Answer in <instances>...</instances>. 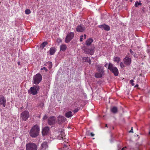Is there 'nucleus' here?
Listing matches in <instances>:
<instances>
[{
	"label": "nucleus",
	"mask_w": 150,
	"mask_h": 150,
	"mask_svg": "<svg viewBox=\"0 0 150 150\" xmlns=\"http://www.w3.org/2000/svg\"><path fill=\"white\" fill-rule=\"evenodd\" d=\"M40 131V128L37 125H35L32 127L31 129L29 134L32 137L36 138L39 135Z\"/></svg>",
	"instance_id": "nucleus-1"
},
{
	"label": "nucleus",
	"mask_w": 150,
	"mask_h": 150,
	"mask_svg": "<svg viewBox=\"0 0 150 150\" xmlns=\"http://www.w3.org/2000/svg\"><path fill=\"white\" fill-rule=\"evenodd\" d=\"M108 69L113 73L115 76H117L118 74V70L116 67H114L113 65L110 62L108 64Z\"/></svg>",
	"instance_id": "nucleus-2"
},
{
	"label": "nucleus",
	"mask_w": 150,
	"mask_h": 150,
	"mask_svg": "<svg viewBox=\"0 0 150 150\" xmlns=\"http://www.w3.org/2000/svg\"><path fill=\"white\" fill-rule=\"evenodd\" d=\"M37 145L34 143L30 142L26 144V150H37Z\"/></svg>",
	"instance_id": "nucleus-3"
},
{
	"label": "nucleus",
	"mask_w": 150,
	"mask_h": 150,
	"mask_svg": "<svg viewBox=\"0 0 150 150\" xmlns=\"http://www.w3.org/2000/svg\"><path fill=\"white\" fill-rule=\"evenodd\" d=\"M40 87L38 86H34L33 87H31L29 90H28V93L35 95L37 94L39 91Z\"/></svg>",
	"instance_id": "nucleus-4"
},
{
	"label": "nucleus",
	"mask_w": 150,
	"mask_h": 150,
	"mask_svg": "<svg viewBox=\"0 0 150 150\" xmlns=\"http://www.w3.org/2000/svg\"><path fill=\"white\" fill-rule=\"evenodd\" d=\"M30 117L29 112L27 110H25L22 112L20 115V117L23 120H27Z\"/></svg>",
	"instance_id": "nucleus-5"
},
{
	"label": "nucleus",
	"mask_w": 150,
	"mask_h": 150,
	"mask_svg": "<svg viewBox=\"0 0 150 150\" xmlns=\"http://www.w3.org/2000/svg\"><path fill=\"white\" fill-rule=\"evenodd\" d=\"M42 79V76L40 74H37L34 76L33 77L34 83L38 84L41 81Z\"/></svg>",
	"instance_id": "nucleus-6"
},
{
	"label": "nucleus",
	"mask_w": 150,
	"mask_h": 150,
	"mask_svg": "<svg viewBox=\"0 0 150 150\" xmlns=\"http://www.w3.org/2000/svg\"><path fill=\"white\" fill-rule=\"evenodd\" d=\"M94 47H92L91 48H88L87 47H85L83 49L84 52L86 54H90L91 55H93L94 53Z\"/></svg>",
	"instance_id": "nucleus-7"
},
{
	"label": "nucleus",
	"mask_w": 150,
	"mask_h": 150,
	"mask_svg": "<svg viewBox=\"0 0 150 150\" xmlns=\"http://www.w3.org/2000/svg\"><path fill=\"white\" fill-rule=\"evenodd\" d=\"M74 35L73 33L71 32L68 34L65 38V42L68 43L73 38Z\"/></svg>",
	"instance_id": "nucleus-8"
},
{
	"label": "nucleus",
	"mask_w": 150,
	"mask_h": 150,
	"mask_svg": "<svg viewBox=\"0 0 150 150\" xmlns=\"http://www.w3.org/2000/svg\"><path fill=\"white\" fill-rule=\"evenodd\" d=\"M56 118L55 117H50L48 119V123L50 125H53L55 124Z\"/></svg>",
	"instance_id": "nucleus-9"
},
{
	"label": "nucleus",
	"mask_w": 150,
	"mask_h": 150,
	"mask_svg": "<svg viewBox=\"0 0 150 150\" xmlns=\"http://www.w3.org/2000/svg\"><path fill=\"white\" fill-rule=\"evenodd\" d=\"M98 27L102 30H104L106 31H108L110 30V27L105 24L99 25Z\"/></svg>",
	"instance_id": "nucleus-10"
},
{
	"label": "nucleus",
	"mask_w": 150,
	"mask_h": 150,
	"mask_svg": "<svg viewBox=\"0 0 150 150\" xmlns=\"http://www.w3.org/2000/svg\"><path fill=\"white\" fill-rule=\"evenodd\" d=\"M124 63L127 65H129L130 64L131 62V59L130 58H129L126 56L123 59Z\"/></svg>",
	"instance_id": "nucleus-11"
},
{
	"label": "nucleus",
	"mask_w": 150,
	"mask_h": 150,
	"mask_svg": "<svg viewBox=\"0 0 150 150\" xmlns=\"http://www.w3.org/2000/svg\"><path fill=\"white\" fill-rule=\"evenodd\" d=\"M58 122L59 124L64 122L66 120V118L64 116L59 115L58 117Z\"/></svg>",
	"instance_id": "nucleus-12"
},
{
	"label": "nucleus",
	"mask_w": 150,
	"mask_h": 150,
	"mask_svg": "<svg viewBox=\"0 0 150 150\" xmlns=\"http://www.w3.org/2000/svg\"><path fill=\"white\" fill-rule=\"evenodd\" d=\"M59 135L58 136V139H62L65 142L66 141V139L65 138H64L65 137L64 132L61 130V131L59 132Z\"/></svg>",
	"instance_id": "nucleus-13"
},
{
	"label": "nucleus",
	"mask_w": 150,
	"mask_h": 150,
	"mask_svg": "<svg viewBox=\"0 0 150 150\" xmlns=\"http://www.w3.org/2000/svg\"><path fill=\"white\" fill-rule=\"evenodd\" d=\"M6 100L4 96H0V104L1 105H2L4 107H5L6 106Z\"/></svg>",
	"instance_id": "nucleus-14"
},
{
	"label": "nucleus",
	"mask_w": 150,
	"mask_h": 150,
	"mask_svg": "<svg viewBox=\"0 0 150 150\" xmlns=\"http://www.w3.org/2000/svg\"><path fill=\"white\" fill-rule=\"evenodd\" d=\"M85 30V27L82 25H79L76 28V30L77 32H83Z\"/></svg>",
	"instance_id": "nucleus-15"
},
{
	"label": "nucleus",
	"mask_w": 150,
	"mask_h": 150,
	"mask_svg": "<svg viewBox=\"0 0 150 150\" xmlns=\"http://www.w3.org/2000/svg\"><path fill=\"white\" fill-rule=\"evenodd\" d=\"M49 128L47 127H45L42 129V134L43 135H46L49 132Z\"/></svg>",
	"instance_id": "nucleus-16"
},
{
	"label": "nucleus",
	"mask_w": 150,
	"mask_h": 150,
	"mask_svg": "<svg viewBox=\"0 0 150 150\" xmlns=\"http://www.w3.org/2000/svg\"><path fill=\"white\" fill-rule=\"evenodd\" d=\"M48 148L47 142L45 141L41 144V150H46Z\"/></svg>",
	"instance_id": "nucleus-17"
},
{
	"label": "nucleus",
	"mask_w": 150,
	"mask_h": 150,
	"mask_svg": "<svg viewBox=\"0 0 150 150\" xmlns=\"http://www.w3.org/2000/svg\"><path fill=\"white\" fill-rule=\"evenodd\" d=\"M96 67L99 72L103 74L104 71L103 67L99 65H96Z\"/></svg>",
	"instance_id": "nucleus-18"
},
{
	"label": "nucleus",
	"mask_w": 150,
	"mask_h": 150,
	"mask_svg": "<svg viewBox=\"0 0 150 150\" xmlns=\"http://www.w3.org/2000/svg\"><path fill=\"white\" fill-rule=\"evenodd\" d=\"M73 114H72V112L71 111H68L66 112L65 114V116L67 118H69L72 117Z\"/></svg>",
	"instance_id": "nucleus-19"
},
{
	"label": "nucleus",
	"mask_w": 150,
	"mask_h": 150,
	"mask_svg": "<svg viewBox=\"0 0 150 150\" xmlns=\"http://www.w3.org/2000/svg\"><path fill=\"white\" fill-rule=\"evenodd\" d=\"M56 51V49L54 47L51 48L50 50V53L51 55H53Z\"/></svg>",
	"instance_id": "nucleus-20"
},
{
	"label": "nucleus",
	"mask_w": 150,
	"mask_h": 150,
	"mask_svg": "<svg viewBox=\"0 0 150 150\" xmlns=\"http://www.w3.org/2000/svg\"><path fill=\"white\" fill-rule=\"evenodd\" d=\"M93 40L92 39L90 38L86 41V45L87 46L90 45L91 43L93 42Z\"/></svg>",
	"instance_id": "nucleus-21"
},
{
	"label": "nucleus",
	"mask_w": 150,
	"mask_h": 150,
	"mask_svg": "<svg viewBox=\"0 0 150 150\" xmlns=\"http://www.w3.org/2000/svg\"><path fill=\"white\" fill-rule=\"evenodd\" d=\"M117 107L114 106L111 109V111L114 113H116L117 112Z\"/></svg>",
	"instance_id": "nucleus-22"
},
{
	"label": "nucleus",
	"mask_w": 150,
	"mask_h": 150,
	"mask_svg": "<svg viewBox=\"0 0 150 150\" xmlns=\"http://www.w3.org/2000/svg\"><path fill=\"white\" fill-rule=\"evenodd\" d=\"M82 59L83 61L88 62L90 64H91V60L89 57H84L82 58Z\"/></svg>",
	"instance_id": "nucleus-23"
},
{
	"label": "nucleus",
	"mask_w": 150,
	"mask_h": 150,
	"mask_svg": "<svg viewBox=\"0 0 150 150\" xmlns=\"http://www.w3.org/2000/svg\"><path fill=\"white\" fill-rule=\"evenodd\" d=\"M103 74H102L101 73H96L95 74V76L96 78H100L102 76V75H103Z\"/></svg>",
	"instance_id": "nucleus-24"
},
{
	"label": "nucleus",
	"mask_w": 150,
	"mask_h": 150,
	"mask_svg": "<svg viewBox=\"0 0 150 150\" xmlns=\"http://www.w3.org/2000/svg\"><path fill=\"white\" fill-rule=\"evenodd\" d=\"M48 44V42L47 41L44 42H42L40 45V48L43 49L45 46Z\"/></svg>",
	"instance_id": "nucleus-25"
},
{
	"label": "nucleus",
	"mask_w": 150,
	"mask_h": 150,
	"mask_svg": "<svg viewBox=\"0 0 150 150\" xmlns=\"http://www.w3.org/2000/svg\"><path fill=\"white\" fill-rule=\"evenodd\" d=\"M67 48V46L65 45H63L60 46V50L63 51H64Z\"/></svg>",
	"instance_id": "nucleus-26"
},
{
	"label": "nucleus",
	"mask_w": 150,
	"mask_h": 150,
	"mask_svg": "<svg viewBox=\"0 0 150 150\" xmlns=\"http://www.w3.org/2000/svg\"><path fill=\"white\" fill-rule=\"evenodd\" d=\"M114 60L115 62H116L118 63L120 62V58L117 57H114Z\"/></svg>",
	"instance_id": "nucleus-27"
},
{
	"label": "nucleus",
	"mask_w": 150,
	"mask_h": 150,
	"mask_svg": "<svg viewBox=\"0 0 150 150\" xmlns=\"http://www.w3.org/2000/svg\"><path fill=\"white\" fill-rule=\"evenodd\" d=\"M142 5V3L140 2H138V1H136L135 4V6L137 7L138 6H141Z\"/></svg>",
	"instance_id": "nucleus-28"
},
{
	"label": "nucleus",
	"mask_w": 150,
	"mask_h": 150,
	"mask_svg": "<svg viewBox=\"0 0 150 150\" xmlns=\"http://www.w3.org/2000/svg\"><path fill=\"white\" fill-rule=\"evenodd\" d=\"M31 13L30 10L27 9L25 10V13L27 14H28Z\"/></svg>",
	"instance_id": "nucleus-29"
},
{
	"label": "nucleus",
	"mask_w": 150,
	"mask_h": 150,
	"mask_svg": "<svg viewBox=\"0 0 150 150\" xmlns=\"http://www.w3.org/2000/svg\"><path fill=\"white\" fill-rule=\"evenodd\" d=\"M48 64L49 65V67L50 68H51L52 66V63L51 62H49Z\"/></svg>",
	"instance_id": "nucleus-30"
},
{
	"label": "nucleus",
	"mask_w": 150,
	"mask_h": 150,
	"mask_svg": "<svg viewBox=\"0 0 150 150\" xmlns=\"http://www.w3.org/2000/svg\"><path fill=\"white\" fill-rule=\"evenodd\" d=\"M134 82V81L133 80H131L130 81V83L133 86H134V84L133 83Z\"/></svg>",
	"instance_id": "nucleus-31"
},
{
	"label": "nucleus",
	"mask_w": 150,
	"mask_h": 150,
	"mask_svg": "<svg viewBox=\"0 0 150 150\" xmlns=\"http://www.w3.org/2000/svg\"><path fill=\"white\" fill-rule=\"evenodd\" d=\"M120 65L121 68H123L124 67V65L123 64V63L122 62H120Z\"/></svg>",
	"instance_id": "nucleus-32"
},
{
	"label": "nucleus",
	"mask_w": 150,
	"mask_h": 150,
	"mask_svg": "<svg viewBox=\"0 0 150 150\" xmlns=\"http://www.w3.org/2000/svg\"><path fill=\"white\" fill-rule=\"evenodd\" d=\"M83 35H82L81 36L80 38V41L81 42H82L83 41Z\"/></svg>",
	"instance_id": "nucleus-33"
},
{
	"label": "nucleus",
	"mask_w": 150,
	"mask_h": 150,
	"mask_svg": "<svg viewBox=\"0 0 150 150\" xmlns=\"http://www.w3.org/2000/svg\"><path fill=\"white\" fill-rule=\"evenodd\" d=\"M62 41L61 40L60 38H57V42L58 43H59Z\"/></svg>",
	"instance_id": "nucleus-34"
},
{
	"label": "nucleus",
	"mask_w": 150,
	"mask_h": 150,
	"mask_svg": "<svg viewBox=\"0 0 150 150\" xmlns=\"http://www.w3.org/2000/svg\"><path fill=\"white\" fill-rule=\"evenodd\" d=\"M43 69L45 70V71H47V69L45 67H44L43 68L41 69V70H43Z\"/></svg>",
	"instance_id": "nucleus-35"
},
{
	"label": "nucleus",
	"mask_w": 150,
	"mask_h": 150,
	"mask_svg": "<svg viewBox=\"0 0 150 150\" xmlns=\"http://www.w3.org/2000/svg\"><path fill=\"white\" fill-rule=\"evenodd\" d=\"M79 110V109L78 108H76L74 110L73 112H74V113H76Z\"/></svg>",
	"instance_id": "nucleus-36"
},
{
	"label": "nucleus",
	"mask_w": 150,
	"mask_h": 150,
	"mask_svg": "<svg viewBox=\"0 0 150 150\" xmlns=\"http://www.w3.org/2000/svg\"><path fill=\"white\" fill-rule=\"evenodd\" d=\"M90 133L89 132V131H87L86 132V135H90Z\"/></svg>",
	"instance_id": "nucleus-37"
},
{
	"label": "nucleus",
	"mask_w": 150,
	"mask_h": 150,
	"mask_svg": "<svg viewBox=\"0 0 150 150\" xmlns=\"http://www.w3.org/2000/svg\"><path fill=\"white\" fill-rule=\"evenodd\" d=\"M47 117L46 115H45L43 117V120H45L47 118Z\"/></svg>",
	"instance_id": "nucleus-38"
},
{
	"label": "nucleus",
	"mask_w": 150,
	"mask_h": 150,
	"mask_svg": "<svg viewBox=\"0 0 150 150\" xmlns=\"http://www.w3.org/2000/svg\"><path fill=\"white\" fill-rule=\"evenodd\" d=\"M133 132V127H131V130L129 131V133H130V132Z\"/></svg>",
	"instance_id": "nucleus-39"
},
{
	"label": "nucleus",
	"mask_w": 150,
	"mask_h": 150,
	"mask_svg": "<svg viewBox=\"0 0 150 150\" xmlns=\"http://www.w3.org/2000/svg\"><path fill=\"white\" fill-rule=\"evenodd\" d=\"M129 51H130V52L132 54H134V52L131 49H130Z\"/></svg>",
	"instance_id": "nucleus-40"
},
{
	"label": "nucleus",
	"mask_w": 150,
	"mask_h": 150,
	"mask_svg": "<svg viewBox=\"0 0 150 150\" xmlns=\"http://www.w3.org/2000/svg\"><path fill=\"white\" fill-rule=\"evenodd\" d=\"M90 135H91L92 137H93L94 136L95 134L92 132H91L90 133Z\"/></svg>",
	"instance_id": "nucleus-41"
},
{
	"label": "nucleus",
	"mask_w": 150,
	"mask_h": 150,
	"mask_svg": "<svg viewBox=\"0 0 150 150\" xmlns=\"http://www.w3.org/2000/svg\"><path fill=\"white\" fill-rule=\"evenodd\" d=\"M83 36V37H84V38L85 39H86V35H85V34H84V36Z\"/></svg>",
	"instance_id": "nucleus-42"
},
{
	"label": "nucleus",
	"mask_w": 150,
	"mask_h": 150,
	"mask_svg": "<svg viewBox=\"0 0 150 150\" xmlns=\"http://www.w3.org/2000/svg\"><path fill=\"white\" fill-rule=\"evenodd\" d=\"M107 65H108V64L107 63H106L104 65V66L106 67H107Z\"/></svg>",
	"instance_id": "nucleus-43"
},
{
	"label": "nucleus",
	"mask_w": 150,
	"mask_h": 150,
	"mask_svg": "<svg viewBox=\"0 0 150 150\" xmlns=\"http://www.w3.org/2000/svg\"><path fill=\"white\" fill-rule=\"evenodd\" d=\"M138 85L136 84L134 86L135 87H137L138 86Z\"/></svg>",
	"instance_id": "nucleus-44"
},
{
	"label": "nucleus",
	"mask_w": 150,
	"mask_h": 150,
	"mask_svg": "<svg viewBox=\"0 0 150 150\" xmlns=\"http://www.w3.org/2000/svg\"><path fill=\"white\" fill-rule=\"evenodd\" d=\"M126 148V147H123L122 149V150H124Z\"/></svg>",
	"instance_id": "nucleus-45"
},
{
	"label": "nucleus",
	"mask_w": 150,
	"mask_h": 150,
	"mask_svg": "<svg viewBox=\"0 0 150 150\" xmlns=\"http://www.w3.org/2000/svg\"><path fill=\"white\" fill-rule=\"evenodd\" d=\"M147 52L149 53H150V50H148Z\"/></svg>",
	"instance_id": "nucleus-46"
},
{
	"label": "nucleus",
	"mask_w": 150,
	"mask_h": 150,
	"mask_svg": "<svg viewBox=\"0 0 150 150\" xmlns=\"http://www.w3.org/2000/svg\"><path fill=\"white\" fill-rule=\"evenodd\" d=\"M18 64L19 65H20V62H18Z\"/></svg>",
	"instance_id": "nucleus-47"
},
{
	"label": "nucleus",
	"mask_w": 150,
	"mask_h": 150,
	"mask_svg": "<svg viewBox=\"0 0 150 150\" xmlns=\"http://www.w3.org/2000/svg\"><path fill=\"white\" fill-rule=\"evenodd\" d=\"M148 93H150V90L148 92Z\"/></svg>",
	"instance_id": "nucleus-48"
},
{
	"label": "nucleus",
	"mask_w": 150,
	"mask_h": 150,
	"mask_svg": "<svg viewBox=\"0 0 150 150\" xmlns=\"http://www.w3.org/2000/svg\"><path fill=\"white\" fill-rule=\"evenodd\" d=\"M23 107H22L21 108V109H23Z\"/></svg>",
	"instance_id": "nucleus-49"
},
{
	"label": "nucleus",
	"mask_w": 150,
	"mask_h": 150,
	"mask_svg": "<svg viewBox=\"0 0 150 150\" xmlns=\"http://www.w3.org/2000/svg\"><path fill=\"white\" fill-rule=\"evenodd\" d=\"M105 127H108V126H107V124H106V125H105Z\"/></svg>",
	"instance_id": "nucleus-50"
},
{
	"label": "nucleus",
	"mask_w": 150,
	"mask_h": 150,
	"mask_svg": "<svg viewBox=\"0 0 150 150\" xmlns=\"http://www.w3.org/2000/svg\"><path fill=\"white\" fill-rule=\"evenodd\" d=\"M131 2H132L133 0H130Z\"/></svg>",
	"instance_id": "nucleus-51"
},
{
	"label": "nucleus",
	"mask_w": 150,
	"mask_h": 150,
	"mask_svg": "<svg viewBox=\"0 0 150 150\" xmlns=\"http://www.w3.org/2000/svg\"><path fill=\"white\" fill-rule=\"evenodd\" d=\"M134 57H135V54H134Z\"/></svg>",
	"instance_id": "nucleus-52"
}]
</instances>
